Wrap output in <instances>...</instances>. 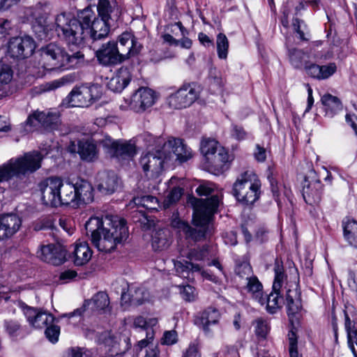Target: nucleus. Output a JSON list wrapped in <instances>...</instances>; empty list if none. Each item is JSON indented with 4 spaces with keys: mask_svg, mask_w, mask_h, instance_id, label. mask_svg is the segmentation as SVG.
<instances>
[{
    "mask_svg": "<svg viewBox=\"0 0 357 357\" xmlns=\"http://www.w3.org/2000/svg\"><path fill=\"white\" fill-rule=\"evenodd\" d=\"M98 15L90 8L80 10L76 18H69L65 13L56 15V31L68 45L79 47L87 38L93 41L108 36L114 9L109 0H98Z\"/></svg>",
    "mask_w": 357,
    "mask_h": 357,
    "instance_id": "obj_1",
    "label": "nucleus"
},
{
    "mask_svg": "<svg viewBox=\"0 0 357 357\" xmlns=\"http://www.w3.org/2000/svg\"><path fill=\"white\" fill-rule=\"evenodd\" d=\"M85 229L92 244L99 251L105 252L113 250L128 236L126 220L117 215H106L104 220L92 217L86 222Z\"/></svg>",
    "mask_w": 357,
    "mask_h": 357,
    "instance_id": "obj_2",
    "label": "nucleus"
},
{
    "mask_svg": "<svg viewBox=\"0 0 357 357\" xmlns=\"http://www.w3.org/2000/svg\"><path fill=\"white\" fill-rule=\"evenodd\" d=\"M43 158L39 151H34L10 159L0 165V183L8 182L11 191L22 193L29 183L27 176L41 167Z\"/></svg>",
    "mask_w": 357,
    "mask_h": 357,
    "instance_id": "obj_3",
    "label": "nucleus"
},
{
    "mask_svg": "<svg viewBox=\"0 0 357 357\" xmlns=\"http://www.w3.org/2000/svg\"><path fill=\"white\" fill-rule=\"evenodd\" d=\"M220 199L218 195H212L206 199H195L192 221L195 228L185 222H178V229L187 238L195 241L204 239L209 232V222L216 213Z\"/></svg>",
    "mask_w": 357,
    "mask_h": 357,
    "instance_id": "obj_4",
    "label": "nucleus"
},
{
    "mask_svg": "<svg viewBox=\"0 0 357 357\" xmlns=\"http://www.w3.org/2000/svg\"><path fill=\"white\" fill-rule=\"evenodd\" d=\"M83 60L84 54L80 51L67 53L63 48L54 43H50L41 49V62L47 70L73 67Z\"/></svg>",
    "mask_w": 357,
    "mask_h": 357,
    "instance_id": "obj_5",
    "label": "nucleus"
},
{
    "mask_svg": "<svg viewBox=\"0 0 357 357\" xmlns=\"http://www.w3.org/2000/svg\"><path fill=\"white\" fill-rule=\"evenodd\" d=\"M261 182L252 171L241 174L233 185V195L244 206L252 205L260 196Z\"/></svg>",
    "mask_w": 357,
    "mask_h": 357,
    "instance_id": "obj_6",
    "label": "nucleus"
},
{
    "mask_svg": "<svg viewBox=\"0 0 357 357\" xmlns=\"http://www.w3.org/2000/svg\"><path fill=\"white\" fill-rule=\"evenodd\" d=\"M26 15L31 22L33 31L36 37L40 40L49 38L54 26L47 21L50 15L48 6L38 3L35 6L28 8Z\"/></svg>",
    "mask_w": 357,
    "mask_h": 357,
    "instance_id": "obj_7",
    "label": "nucleus"
},
{
    "mask_svg": "<svg viewBox=\"0 0 357 357\" xmlns=\"http://www.w3.org/2000/svg\"><path fill=\"white\" fill-rule=\"evenodd\" d=\"M102 96L101 88L98 84L82 85L75 87L67 98L71 107H85L91 105Z\"/></svg>",
    "mask_w": 357,
    "mask_h": 357,
    "instance_id": "obj_8",
    "label": "nucleus"
},
{
    "mask_svg": "<svg viewBox=\"0 0 357 357\" xmlns=\"http://www.w3.org/2000/svg\"><path fill=\"white\" fill-rule=\"evenodd\" d=\"M156 144L160 145L157 142ZM170 159L171 153L166 155L162 147L158 146L155 150L149 151L142 155L139 163L146 176L150 174L149 176L153 178L158 177L162 170L163 164Z\"/></svg>",
    "mask_w": 357,
    "mask_h": 357,
    "instance_id": "obj_9",
    "label": "nucleus"
},
{
    "mask_svg": "<svg viewBox=\"0 0 357 357\" xmlns=\"http://www.w3.org/2000/svg\"><path fill=\"white\" fill-rule=\"evenodd\" d=\"M105 151L111 157L119 159H130L136 154V147L130 142L114 140L108 135L98 139Z\"/></svg>",
    "mask_w": 357,
    "mask_h": 357,
    "instance_id": "obj_10",
    "label": "nucleus"
},
{
    "mask_svg": "<svg viewBox=\"0 0 357 357\" xmlns=\"http://www.w3.org/2000/svg\"><path fill=\"white\" fill-rule=\"evenodd\" d=\"M38 186L43 204L52 207L60 206L59 188L62 186V179L55 176L49 177L41 181Z\"/></svg>",
    "mask_w": 357,
    "mask_h": 357,
    "instance_id": "obj_11",
    "label": "nucleus"
},
{
    "mask_svg": "<svg viewBox=\"0 0 357 357\" xmlns=\"http://www.w3.org/2000/svg\"><path fill=\"white\" fill-rule=\"evenodd\" d=\"M156 93L148 87H140L131 96L128 105L136 113H143L156 102Z\"/></svg>",
    "mask_w": 357,
    "mask_h": 357,
    "instance_id": "obj_12",
    "label": "nucleus"
},
{
    "mask_svg": "<svg viewBox=\"0 0 357 357\" xmlns=\"http://www.w3.org/2000/svg\"><path fill=\"white\" fill-rule=\"evenodd\" d=\"M323 185L314 170H310L303 183V197L309 205L318 204L322 197Z\"/></svg>",
    "mask_w": 357,
    "mask_h": 357,
    "instance_id": "obj_13",
    "label": "nucleus"
},
{
    "mask_svg": "<svg viewBox=\"0 0 357 357\" xmlns=\"http://www.w3.org/2000/svg\"><path fill=\"white\" fill-rule=\"evenodd\" d=\"M199 90L195 83L183 84L169 97V105L174 109L190 106L199 97Z\"/></svg>",
    "mask_w": 357,
    "mask_h": 357,
    "instance_id": "obj_14",
    "label": "nucleus"
},
{
    "mask_svg": "<svg viewBox=\"0 0 357 357\" xmlns=\"http://www.w3.org/2000/svg\"><path fill=\"white\" fill-rule=\"evenodd\" d=\"M344 315L348 345L354 357H357V310L352 305H347Z\"/></svg>",
    "mask_w": 357,
    "mask_h": 357,
    "instance_id": "obj_15",
    "label": "nucleus"
},
{
    "mask_svg": "<svg viewBox=\"0 0 357 357\" xmlns=\"http://www.w3.org/2000/svg\"><path fill=\"white\" fill-rule=\"evenodd\" d=\"M142 45L132 32L125 31L118 38L117 50L123 61L139 54Z\"/></svg>",
    "mask_w": 357,
    "mask_h": 357,
    "instance_id": "obj_16",
    "label": "nucleus"
},
{
    "mask_svg": "<svg viewBox=\"0 0 357 357\" xmlns=\"http://www.w3.org/2000/svg\"><path fill=\"white\" fill-rule=\"evenodd\" d=\"M86 307H90L93 311L100 313H106L110 310L109 299L108 295L103 291H99L95 294L90 300H86L82 307L75 310L73 312L65 314L68 318L74 316H81L86 310Z\"/></svg>",
    "mask_w": 357,
    "mask_h": 357,
    "instance_id": "obj_17",
    "label": "nucleus"
},
{
    "mask_svg": "<svg viewBox=\"0 0 357 357\" xmlns=\"http://www.w3.org/2000/svg\"><path fill=\"white\" fill-rule=\"evenodd\" d=\"M35 48V41L29 36L13 38L8 43V52L11 56L17 59L30 56L33 53Z\"/></svg>",
    "mask_w": 357,
    "mask_h": 357,
    "instance_id": "obj_18",
    "label": "nucleus"
},
{
    "mask_svg": "<svg viewBox=\"0 0 357 357\" xmlns=\"http://www.w3.org/2000/svg\"><path fill=\"white\" fill-rule=\"evenodd\" d=\"M157 143L162 144V149L166 155L171 153V158L174 155L176 160L181 162H185L192 157L190 149L188 148L181 139L170 138L164 142L161 137H158Z\"/></svg>",
    "mask_w": 357,
    "mask_h": 357,
    "instance_id": "obj_19",
    "label": "nucleus"
},
{
    "mask_svg": "<svg viewBox=\"0 0 357 357\" xmlns=\"http://www.w3.org/2000/svg\"><path fill=\"white\" fill-rule=\"evenodd\" d=\"M60 122L59 112L51 111H36L31 114L26 121L27 126L35 127L38 124H40L43 128L49 130H56Z\"/></svg>",
    "mask_w": 357,
    "mask_h": 357,
    "instance_id": "obj_20",
    "label": "nucleus"
},
{
    "mask_svg": "<svg viewBox=\"0 0 357 357\" xmlns=\"http://www.w3.org/2000/svg\"><path fill=\"white\" fill-rule=\"evenodd\" d=\"M104 344L107 348V353L110 357L122 356L131 347L130 337L121 333L107 334L104 337Z\"/></svg>",
    "mask_w": 357,
    "mask_h": 357,
    "instance_id": "obj_21",
    "label": "nucleus"
},
{
    "mask_svg": "<svg viewBox=\"0 0 357 357\" xmlns=\"http://www.w3.org/2000/svg\"><path fill=\"white\" fill-rule=\"evenodd\" d=\"M20 306L27 321L33 328H47L49 325L53 324L54 321V317L50 313L38 310L23 303L20 304Z\"/></svg>",
    "mask_w": 357,
    "mask_h": 357,
    "instance_id": "obj_22",
    "label": "nucleus"
},
{
    "mask_svg": "<svg viewBox=\"0 0 357 357\" xmlns=\"http://www.w3.org/2000/svg\"><path fill=\"white\" fill-rule=\"evenodd\" d=\"M66 250L60 245L47 244L40 246L37 257L43 261L59 266L66 259Z\"/></svg>",
    "mask_w": 357,
    "mask_h": 357,
    "instance_id": "obj_23",
    "label": "nucleus"
},
{
    "mask_svg": "<svg viewBox=\"0 0 357 357\" xmlns=\"http://www.w3.org/2000/svg\"><path fill=\"white\" fill-rule=\"evenodd\" d=\"M96 56L98 62L105 66L116 65L123 62L117 50V43L114 40L102 44L96 50Z\"/></svg>",
    "mask_w": 357,
    "mask_h": 357,
    "instance_id": "obj_24",
    "label": "nucleus"
},
{
    "mask_svg": "<svg viewBox=\"0 0 357 357\" xmlns=\"http://www.w3.org/2000/svg\"><path fill=\"white\" fill-rule=\"evenodd\" d=\"M22 225L21 219L14 213L0 215V241L15 234Z\"/></svg>",
    "mask_w": 357,
    "mask_h": 357,
    "instance_id": "obj_25",
    "label": "nucleus"
},
{
    "mask_svg": "<svg viewBox=\"0 0 357 357\" xmlns=\"http://www.w3.org/2000/svg\"><path fill=\"white\" fill-rule=\"evenodd\" d=\"M220 318V313L219 311L210 307L198 313L195 317L194 322L206 334L209 335L211 333V326L218 324Z\"/></svg>",
    "mask_w": 357,
    "mask_h": 357,
    "instance_id": "obj_26",
    "label": "nucleus"
},
{
    "mask_svg": "<svg viewBox=\"0 0 357 357\" xmlns=\"http://www.w3.org/2000/svg\"><path fill=\"white\" fill-rule=\"evenodd\" d=\"M119 186V178L113 172L103 171L96 176V188L102 194L111 195Z\"/></svg>",
    "mask_w": 357,
    "mask_h": 357,
    "instance_id": "obj_27",
    "label": "nucleus"
},
{
    "mask_svg": "<svg viewBox=\"0 0 357 357\" xmlns=\"http://www.w3.org/2000/svg\"><path fill=\"white\" fill-rule=\"evenodd\" d=\"M96 141L93 139H83L77 142V153L80 158L86 162H94L98 158L99 151Z\"/></svg>",
    "mask_w": 357,
    "mask_h": 357,
    "instance_id": "obj_28",
    "label": "nucleus"
},
{
    "mask_svg": "<svg viewBox=\"0 0 357 357\" xmlns=\"http://www.w3.org/2000/svg\"><path fill=\"white\" fill-rule=\"evenodd\" d=\"M74 184L79 206L88 204L93 201V188L91 183L83 178H77Z\"/></svg>",
    "mask_w": 357,
    "mask_h": 357,
    "instance_id": "obj_29",
    "label": "nucleus"
},
{
    "mask_svg": "<svg viewBox=\"0 0 357 357\" xmlns=\"http://www.w3.org/2000/svg\"><path fill=\"white\" fill-rule=\"evenodd\" d=\"M130 79L131 75L129 70L126 67H121L110 79L107 87L114 92H121L128 86Z\"/></svg>",
    "mask_w": 357,
    "mask_h": 357,
    "instance_id": "obj_30",
    "label": "nucleus"
},
{
    "mask_svg": "<svg viewBox=\"0 0 357 357\" xmlns=\"http://www.w3.org/2000/svg\"><path fill=\"white\" fill-rule=\"evenodd\" d=\"M60 195V206L72 205L74 207L79 206L75 184L70 181L63 183L62 181V186L59 188Z\"/></svg>",
    "mask_w": 357,
    "mask_h": 357,
    "instance_id": "obj_31",
    "label": "nucleus"
},
{
    "mask_svg": "<svg viewBox=\"0 0 357 357\" xmlns=\"http://www.w3.org/2000/svg\"><path fill=\"white\" fill-rule=\"evenodd\" d=\"M174 267L176 273L183 278H188L190 273H199L204 277H209L199 264H194L190 261H176L174 262Z\"/></svg>",
    "mask_w": 357,
    "mask_h": 357,
    "instance_id": "obj_32",
    "label": "nucleus"
},
{
    "mask_svg": "<svg viewBox=\"0 0 357 357\" xmlns=\"http://www.w3.org/2000/svg\"><path fill=\"white\" fill-rule=\"evenodd\" d=\"M73 255L74 264L83 266L91 259L92 251L86 241H80L75 244Z\"/></svg>",
    "mask_w": 357,
    "mask_h": 357,
    "instance_id": "obj_33",
    "label": "nucleus"
},
{
    "mask_svg": "<svg viewBox=\"0 0 357 357\" xmlns=\"http://www.w3.org/2000/svg\"><path fill=\"white\" fill-rule=\"evenodd\" d=\"M342 227L345 241L351 247L357 250V222L346 218L342 221Z\"/></svg>",
    "mask_w": 357,
    "mask_h": 357,
    "instance_id": "obj_34",
    "label": "nucleus"
},
{
    "mask_svg": "<svg viewBox=\"0 0 357 357\" xmlns=\"http://www.w3.org/2000/svg\"><path fill=\"white\" fill-rule=\"evenodd\" d=\"M321 101L324 106L326 115L330 117H333L342 109L341 100L330 93L324 94L321 97Z\"/></svg>",
    "mask_w": 357,
    "mask_h": 357,
    "instance_id": "obj_35",
    "label": "nucleus"
},
{
    "mask_svg": "<svg viewBox=\"0 0 357 357\" xmlns=\"http://www.w3.org/2000/svg\"><path fill=\"white\" fill-rule=\"evenodd\" d=\"M280 300H282L280 291H275L273 289L269 294L264 296L263 294L257 301L261 305H266V309L268 312L274 314L280 307Z\"/></svg>",
    "mask_w": 357,
    "mask_h": 357,
    "instance_id": "obj_36",
    "label": "nucleus"
},
{
    "mask_svg": "<svg viewBox=\"0 0 357 357\" xmlns=\"http://www.w3.org/2000/svg\"><path fill=\"white\" fill-rule=\"evenodd\" d=\"M286 303L289 316L298 313L302 307L301 293L297 289H289L286 294Z\"/></svg>",
    "mask_w": 357,
    "mask_h": 357,
    "instance_id": "obj_37",
    "label": "nucleus"
},
{
    "mask_svg": "<svg viewBox=\"0 0 357 357\" xmlns=\"http://www.w3.org/2000/svg\"><path fill=\"white\" fill-rule=\"evenodd\" d=\"M210 165L218 172H223L229 162V155L225 149L219 147L218 151L206 159Z\"/></svg>",
    "mask_w": 357,
    "mask_h": 357,
    "instance_id": "obj_38",
    "label": "nucleus"
},
{
    "mask_svg": "<svg viewBox=\"0 0 357 357\" xmlns=\"http://www.w3.org/2000/svg\"><path fill=\"white\" fill-rule=\"evenodd\" d=\"M170 243L169 231L167 229H159L152 236V247L155 251L167 248Z\"/></svg>",
    "mask_w": 357,
    "mask_h": 357,
    "instance_id": "obj_39",
    "label": "nucleus"
},
{
    "mask_svg": "<svg viewBox=\"0 0 357 357\" xmlns=\"http://www.w3.org/2000/svg\"><path fill=\"white\" fill-rule=\"evenodd\" d=\"M128 291L130 292V305H139L149 299V291L143 287H131Z\"/></svg>",
    "mask_w": 357,
    "mask_h": 357,
    "instance_id": "obj_40",
    "label": "nucleus"
},
{
    "mask_svg": "<svg viewBox=\"0 0 357 357\" xmlns=\"http://www.w3.org/2000/svg\"><path fill=\"white\" fill-rule=\"evenodd\" d=\"M133 202L137 208L142 207L150 211H156L159 206L158 199L151 195L135 197Z\"/></svg>",
    "mask_w": 357,
    "mask_h": 357,
    "instance_id": "obj_41",
    "label": "nucleus"
},
{
    "mask_svg": "<svg viewBox=\"0 0 357 357\" xmlns=\"http://www.w3.org/2000/svg\"><path fill=\"white\" fill-rule=\"evenodd\" d=\"M275 278L273 284V291H280V289L287 279L282 261L276 259L274 264Z\"/></svg>",
    "mask_w": 357,
    "mask_h": 357,
    "instance_id": "obj_42",
    "label": "nucleus"
},
{
    "mask_svg": "<svg viewBox=\"0 0 357 357\" xmlns=\"http://www.w3.org/2000/svg\"><path fill=\"white\" fill-rule=\"evenodd\" d=\"M246 284L245 288L248 292L252 294V297L256 300L261 296L263 294V286L259 282L257 277L255 275L251 276L249 279L246 280Z\"/></svg>",
    "mask_w": 357,
    "mask_h": 357,
    "instance_id": "obj_43",
    "label": "nucleus"
},
{
    "mask_svg": "<svg viewBox=\"0 0 357 357\" xmlns=\"http://www.w3.org/2000/svg\"><path fill=\"white\" fill-rule=\"evenodd\" d=\"M131 218L135 223H138L144 229H149L151 225V221L146 212L139 208L131 212Z\"/></svg>",
    "mask_w": 357,
    "mask_h": 357,
    "instance_id": "obj_44",
    "label": "nucleus"
},
{
    "mask_svg": "<svg viewBox=\"0 0 357 357\" xmlns=\"http://www.w3.org/2000/svg\"><path fill=\"white\" fill-rule=\"evenodd\" d=\"M218 142L213 139H206L202 140L201 143V152L205 156L206 159L208 158L213 154L218 151Z\"/></svg>",
    "mask_w": 357,
    "mask_h": 357,
    "instance_id": "obj_45",
    "label": "nucleus"
},
{
    "mask_svg": "<svg viewBox=\"0 0 357 357\" xmlns=\"http://www.w3.org/2000/svg\"><path fill=\"white\" fill-rule=\"evenodd\" d=\"M217 52L220 59H225L227 57L229 41L227 36L222 33L217 36L216 39Z\"/></svg>",
    "mask_w": 357,
    "mask_h": 357,
    "instance_id": "obj_46",
    "label": "nucleus"
},
{
    "mask_svg": "<svg viewBox=\"0 0 357 357\" xmlns=\"http://www.w3.org/2000/svg\"><path fill=\"white\" fill-rule=\"evenodd\" d=\"M4 327L9 335L17 337L24 335L23 327L16 320L9 319L4 321Z\"/></svg>",
    "mask_w": 357,
    "mask_h": 357,
    "instance_id": "obj_47",
    "label": "nucleus"
},
{
    "mask_svg": "<svg viewBox=\"0 0 357 357\" xmlns=\"http://www.w3.org/2000/svg\"><path fill=\"white\" fill-rule=\"evenodd\" d=\"M208 255V246L204 245L199 249H192L189 251L187 258L192 262V261H203Z\"/></svg>",
    "mask_w": 357,
    "mask_h": 357,
    "instance_id": "obj_48",
    "label": "nucleus"
},
{
    "mask_svg": "<svg viewBox=\"0 0 357 357\" xmlns=\"http://www.w3.org/2000/svg\"><path fill=\"white\" fill-rule=\"evenodd\" d=\"M305 55V52L301 50L296 48L289 50L290 62L295 68H299L301 66Z\"/></svg>",
    "mask_w": 357,
    "mask_h": 357,
    "instance_id": "obj_49",
    "label": "nucleus"
},
{
    "mask_svg": "<svg viewBox=\"0 0 357 357\" xmlns=\"http://www.w3.org/2000/svg\"><path fill=\"white\" fill-rule=\"evenodd\" d=\"M337 70V66L335 63H330L328 65L319 66V80L326 79L331 77Z\"/></svg>",
    "mask_w": 357,
    "mask_h": 357,
    "instance_id": "obj_50",
    "label": "nucleus"
},
{
    "mask_svg": "<svg viewBox=\"0 0 357 357\" xmlns=\"http://www.w3.org/2000/svg\"><path fill=\"white\" fill-rule=\"evenodd\" d=\"M297 335L296 333L291 330L288 333V340H289V351L290 357H299L298 351V340Z\"/></svg>",
    "mask_w": 357,
    "mask_h": 357,
    "instance_id": "obj_51",
    "label": "nucleus"
},
{
    "mask_svg": "<svg viewBox=\"0 0 357 357\" xmlns=\"http://www.w3.org/2000/svg\"><path fill=\"white\" fill-rule=\"evenodd\" d=\"M13 70L7 64H0V84H8L13 78Z\"/></svg>",
    "mask_w": 357,
    "mask_h": 357,
    "instance_id": "obj_52",
    "label": "nucleus"
},
{
    "mask_svg": "<svg viewBox=\"0 0 357 357\" xmlns=\"http://www.w3.org/2000/svg\"><path fill=\"white\" fill-rule=\"evenodd\" d=\"M183 193V188L179 187L174 188L167 195L165 201V205L168 207L171 204L176 203L180 199Z\"/></svg>",
    "mask_w": 357,
    "mask_h": 357,
    "instance_id": "obj_53",
    "label": "nucleus"
},
{
    "mask_svg": "<svg viewBox=\"0 0 357 357\" xmlns=\"http://www.w3.org/2000/svg\"><path fill=\"white\" fill-rule=\"evenodd\" d=\"M236 273L239 278L245 280L253 275L252 267L248 263H243L237 266Z\"/></svg>",
    "mask_w": 357,
    "mask_h": 357,
    "instance_id": "obj_54",
    "label": "nucleus"
},
{
    "mask_svg": "<svg viewBox=\"0 0 357 357\" xmlns=\"http://www.w3.org/2000/svg\"><path fill=\"white\" fill-rule=\"evenodd\" d=\"M45 335L47 338L52 342V343H55L59 340V336L60 334V327L57 325H54L52 324L49 325L45 331Z\"/></svg>",
    "mask_w": 357,
    "mask_h": 357,
    "instance_id": "obj_55",
    "label": "nucleus"
},
{
    "mask_svg": "<svg viewBox=\"0 0 357 357\" xmlns=\"http://www.w3.org/2000/svg\"><path fill=\"white\" fill-rule=\"evenodd\" d=\"M255 333L257 335L265 337L268 333V326L263 319H257L255 321Z\"/></svg>",
    "mask_w": 357,
    "mask_h": 357,
    "instance_id": "obj_56",
    "label": "nucleus"
},
{
    "mask_svg": "<svg viewBox=\"0 0 357 357\" xmlns=\"http://www.w3.org/2000/svg\"><path fill=\"white\" fill-rule=\"evenodd\" d=\"M267 178L270 183L271 191L273 192V197L276 199L280 195V190L278 184V181H276L273 174L272 172H269Z\"/></svg>",
    "mask_w": 357,
    "mask_h": 357,
    "instance_id": "obj_57",
    "label": "nucleus"
},
{
    "mask_svg": "<svg viewBox=\"0 0 357 357\" xmlns=\"http://www.w3.org/2000/svg\"><path fill=\"white\" fill-rule=\"evenodd\" d=\"M195 288L190 285L183 287L181 292L182 298L186 301H193L195 298Z\"/></svg>",
    "mask_w": 357,
    "mask_h": 357,
    "instance_id": "obj_58",
    "label": "nucleus"
},
{
    "mask_svg": "<svg viewBox=\"0 0 357 357\" xmlns=\"http://www.w3.org/2000/svg\"><path fill=\"white\" fill-rule=\"evenodd\" d=\"M69 82L70 79L68 77H63L59 79L53 80L46 84L47 90L50 91L56 89Z\"/></svg>",
    "mask_w": 357,
    "mask_h": 357,
    "instance_id": "obj_59",
    "label": "nucleus"
},
{
    "mask_svg": "<svg viewBox=\"0 0 357 357\" xmlns=\"http://www.w3.org/2000/svg\"><path fill=\"white\" fill-rule=\"evenodd\" d=\"M231 135L236 139L242 140L245 138L246 132L243 127L237 125H233L231 127Z\"/></svg>",
    "mask_w": 357,
    "mask_h": 357,
    "instance_id": "obj_60",
    "label": "nucleus"
},
{
    "mask_svg": "<svg viewBox=\"0 0 357 357\" xmlns=\"http://www.w3.org/2000/svg\"><path fill=\"white\" fill-rule=\"evenodd\" d=\"M306 73L312 78L319 80V65L311 63L305 66Z\"/></svg>",
    "mask_w": 357,
    "mask_h": 357,
    "instance_id": "obj_61",
    "label": "nucleus"
},
{
    "mask_svg": "<svg viewBox=\"0 0 357 357\" xmlns=\"http://www.w3.org/2000/svg\"><path fill=\"white\" fill-rule=\"evenodd\" d=\"M176 333L175 331H166L162 337V342L165 344H173L176 342Z\"/></svg>",
    "mask_w": 357,
    "mask_h": 357,
    "instance_id": "obj_62",
    "label": "nucleus"
},
{
    "mask_svg": "<svg viewBox=\"0 0 357 357\" xmlns=\"http://www.w3.org/2000/svg\"><path fill=\"white\" fill-rule=\"evenodd\" d=\"M183 357H201L197 345L194 343L190 344Z\"/></svg>",
    "mask_w": 357,
    "mask_h": 357,
    "instance_id": "obj_63",
    "label": "nucleus"
},
{
    "mask_svg": "<svg viewBox=\"0 0 357 357\" xmlns=\"http://www.w3.org/2000/svg\"><path fill=\"white\" fill-rule=\"evenodd\" d=\"M348 282L351 288L357 291V267L355 270L349 271Z\"/></svg>",
    "mask_w": 357,
    "mask_h": 357,
    "instance_id": "obj_64",
    "label": "nucleus"
}]
</instances>
